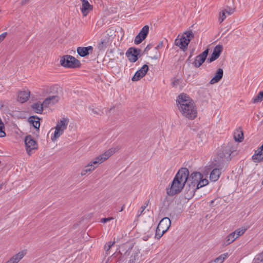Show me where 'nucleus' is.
Masks as SVG:
<instances>
[{
	"mask_svg": "<svg viewBox=\"0 0 263 263\" xmlns=\"http://www.w3.org/2000/svg\"><path fill=\"white\" fill-rule=\"evenodd\" d=\"M189 171L185 167H181L179 170L170 187L166 189L167 194L173 196L180 193L189 179Z\"/></svg>",
	"mask_w": 263,
	"mask_h": 263,
	"instance_id": "nucleus-1",
	"label": "nucleus"
},
{
	"mask_svg": "<svg viewBox=\"0 0 263 263\" xmlns=\"http://www.w3.org/2000/svg\"><path fill=\"white\" fill-rule=\"evenodd\" d=\"M235 151L229 147H226L222 151H219L212 162L213 167H217L220 169L224 170L231 160V155Z\"/></svg>",
	"mask_w": 263,
	"mask_h": 263,
	"instance_id": "nucleus-2",
	"label": "nucleus"
},
{
	"mask_svg": "<svg viewBox=\"0 0 263 263\" xmlns=\"http://www.w3.org/2000/svg\"><path fill=\"white\" fill-rule=\"evenodd\" d=\"M60 64L64 67L68 68H79L81 66L79 60L70 55H64L60 60Z\"/></svg>",
	"mask_w": 263,
	"mask_h": 263,
	"instance_id": "nucleus-3",
	"label": "nucleus"
},
{
	"mask_svg": "<svg viewBox=\"0 0 263 263\" xmlns=\"http://www.w3.org/2000/svg\"><path fill=\"white\" fill-rule=\"evenodd\" d=\"M187 106H183L179 109L182 115L190 120L194 119L197 116V110L194 101L188 103Z\"/></svg>",
	"mask_w": 263,
	"mask_h": 263,
	"instance_id": "nucleus-4",
	"label": "nucleus"
},
{
	"mask_svg": "<svg viewBox=\"0 0 263 263\" xmlns=\"http://www.w3.org/2000/svg\"><path fill=\"white\" fill-rule=\"evenodd\" d=\"M69 120L68 119L62 118L60 121H58L55 127V131L53 136L51 139L52 141H55L61 135H62L67 128Z\"/></svg>",
	"mask_w": 263,
	"mask_h": 263,
	"instance_id": "nucleus-5",
	"label": "nucleus"
},
{
	"mask_svg": "<svg viewBox=\"0 0 263 263\" xmlns=\"http://www.w3.org/2000/svg\"><path fill=\"white\" fill-rule=\"evenodd\" d=\"M26 150L27 154L31 156L35 150L38 149V144L31 135H27L24 139Z\"/></svg>",
	"mask_w": 263,
	"mask_h": 263,
	"instance_id": "nucleus-6",
	"label": "nucleus"
},
{
	"mask_svg": "<svg viewBox=\"0 0 263 263\" xmlns=\"http://www.w3.org/2000/svg\"><path fill=\"white\" fill-rule=\"evenodd\" d=\"M58 87L56 86H52L49 88V93L52 91H55L53 93L54 95L50 96L45 99V100L42 103L43 108H47L50 104H54L57 103L59 100V97L58 96Z\"/></svg>",
	"mask_w": 263,
	"mask_h": 263,
	"instance_id": "nucleus-7",
	"label": "nucleus"
},
{
	"mask_svg": "<svg viewBox=\"0 0 263 263\" xmlns=\"http://www.w3.org/2000/svg\"><path fill=\"white\" fill-rule=\"evenodd\" d=\"M141 50L140 49L136 48L135 47H130L127 50L126 55L130 62L134 63L138 60L139 57H140L143 55V53H141Z\"/></svg>",
	"mask_w": 263,
	"mask_h": 263,
	"instance_id": "nucleus-8",
	"label": "nucleus"
},
{
	"mask_svg": "<svg viewBox=\"0 0 263 263\" xmlns=\"http://www.w3.org/2000/svg\"><path fill=\"white\" fill-rule=\"evenodd\" d=\"M193 100L191 98L187 95L182 93L180 94L177 99L176 103L178 107V109L182 108L183 106H187L188 103H190Z\"/></svg>",
	"mask_w": 263,
	"mask_h": 263,
	"instance_id": "nucleus-9",
	"label": "nucleus"
},
{
	"mask_svg": "<svg viewBox=\"0 0 263 263\" xmlns=\"http://www.w3.org/2000/svg\"><path fill=\"white\" fill-rule=\"evenodd\" d=\"M209 54V49H205L201 53L196 57L195 61L193 62V64L196 68L199 67L206 60Z\"/></svg>",
	"mask_w": 263,
	"mask_h": 263,
	"instance_id": "nucleus-10",
	"label": "nucleus"
},
{
	"mask_svg": "<svg viewBox=\"0 0 263 263\" xmlns=\"http://www.w3.org/2000/svg\"><path fill=\"white\" fill-rule=\"evenodd\" d=\"M149 67L147 64H144L143 66L136 72L134 76L132 78V80L134 82L140 80L144 77L147 73Z\"/></svg>",
	"mask_w": 263,
	"mask_h": 263,
	"instance_id": "nucleus-11",
	"label": "nucleus"
},
{
	"mask_svg": "<svg viewBox=\"0 0 263 263\" xmlns=\"http://www.w3.org/2000/svg\"><path fill=\"white\" fill-rule=\"evenodd\" d=\"M171 221L168 217H165L163 218L157 226L158 231H161L166 233L171 227Z\"/></svg>",
	"mask_w": 263,
	"mask_h": 263,
	"instance_id": "nucleus-12",
	"label": "nucleus"
},
{
	"mask_svg": "<svg viewBox=\"0 0 263 263\" xmlns=\"http://www.w3.org/2000/svg\"><path fill=\"white\" fill-rule=\"evenodd\" d=\"M222 50L223 46L221 45H216L214 47L211 56L208 58L207 62L210 63L217 60L219 57Z\"/></svg>",
	"mask_w": 263,
	"mask_h": 263,
	"instance_id": "nucleus-13",
	"label": "nucleus"
},
{
	"mask_svg": "<svg viewBox=\"0 0 263 263\" xmlns=\"http://www.w3.org/2000/svg\"><path fill=\"white\" fill-rule=\"evenodd\" d=\"M203 175L198 172H194L191 174L190 176H189L188 181H190V183L189 184L190 187L191 186L195 188L197 184L198 183L199 179H201V177Z\"/></svg>",
	"mask_w": 263,
	"mask_h": 263,
	"instance_id": "nucleus-14",
	"label": "nucleus"
},
{
	"mask_svg": "<svg viewBox=\"0 0 263 263\" xmlns=\"http://www.w3.org/2000/svg\"><path fill=\"white\" fill-rule=\"evenodd\" d=\"M93 48L91 46L87 47H79L77 49L78 54L81 57H85L93 52Z\"/></svg>",
	"mask_w": 263,
	"mask_h": 263,
	"instance_id": "nucleus-15",
	"label": "nucleus"
},
{
	"mask_svg": "<svg viewBox=\"0 0 263 263\" xmlns=\"http://www.w3.org/2000/svg\"><path fill=\"white\" fill-rule=\"evenodd\" d=\"M189 43V40L185 38L184 35H182L180 39H176L175 42V45L179 46L183 51L187 50Z\"/></svg>",
	"mask_w": 263,
	"mask_h": 263,
	"instance_id": "nucleus-16",
	"label": "nucleus"
},
{
	"mask_svg": "<svg viewBox=\"0 0 263 263\" xmlns=\"http://www.w3.org/2000/svg\"><path fill=\"white\" fill-rule=\"evenodd\" d=\"M112 39L110 35L107 34L101 39L98 44V48L100 50H104L107 48L111 43Z\"/></svg>",
	"mask_w": 263,
	"mask_h": 263,
	"instance_id": "nucleus-17",
	"label": "nucleus"
},
{
	"mask_svg": "<svg viewBox=\"0 0 263 263\" xmlns=\"http://www.w3.org/2000/svg\"><path fill=\"white\" fill-rule=\"evenodd\" d=\"M133 247L129 246L128 244L125 243L121 246L119 248V253L120 254L121 256L126 258L128 256L132 251Z\"/></svg>",
	"mask_w": 263,
	"mask_h": 263,
	"instance_id": "nucleus-18",
	"label": "nucleus"
},
{
	"mask_svg": "<svg viewBox=\"0 0 263 263\" xmlns=\"http://www.w3.org/2000/svg\"><path fill=\"white\" fill-rule=\"evenodd\" d=\"M41 119L36 116H32L28 118V121L30 123V125L34 127L37 133H39Z\"/></svg>",
	"mask_w": 263,
	"mask_h": 263,
	"instance_id": "nucleus-19",
	"label": "nucleus"
},
{
	"mask_svg": "<svg viewBox=\"0 0 263 263\" xmlns=\"http://www.w3.org/2000/svg\"><path fill=\"white\" fill-rule=\"evenodd\" d=\"M121 146H117L116 147H111L105 152L103 154L100 155L102 157V159L103 162L106 160L108 158H109L111 156H112L114 153L118 152L119 149H120Z\"/></svg>",
	"mask_w": 263,
	"mask_h": 263,
	"instance_id": "nucleus-20",
	"label": "nucleus"
},
{
	"mask_svg": "<svg viewBox=\"0 0 263 263\" xmlns=\"http://www.w3.org/2000/svg\"><path fill=\"white\" fill-rule=\"evenodd\" d=\"M82 6L81 11L83 16H86L90 11L92 10V6L91 5L87 0H82Z\"/></svg>",
	"mask_w": 263,
	"mask_h": 263,
	"instance_id": "nucleus-21",
	"label": "nucleus"
},
{
	"mask_svg": "<svg viewBox=\"0 0 263 263\" xmlns=\"http://www.w3.org/2000/svg\"><path fill=\"white\" fill-rule=\"evenodd\" d=\"M223 71L221 68H218L216 71L214 77L211 80L210 83L214 84L219 82L222 78Z\"/></svg>",
	"mask_w": 263,
	"mask_h": 263,
	"instance_id": "nucleus-22",
	"label": "nucleus"
},
{
	"mask_svg": "<svg viewBox=\"0 0 263 263\" xmlns=\"http://www.w3.org/2000/svg\"><path fill=\"white\" fill-rule=\"evenodd\" d=\"M252 160L254 163L263 162V151L257 148L252 156Z\"/></svg>",
	"mask_w": 263,
	"mask_h": 263,
	"instance_id": "nucleus-23",
	"label": "nucleus"
},
{
	"mask_svg": "<svg viewBox=\"0 0 263 263\" xmlns=\"http://www.w3.org/2000/svg\"><path fill=\"white\" fill-rule=\"evenodd\" d=\"M214 168L212 171L210 175V179L212 181H217L220 175L221 174V171L222 169H220L217 167H213Z\"/></svg>",
	"mask_w": 263,
	"mask_h": 263,
	"instance_id": "nucleus-24",
	"label": "nucleus"
},
{
	"mask_svg": "<svg viewBox=\"0 0 263 263\" xmlns=\"http://www.w3.org/2000/svg\"><path fill=\"white\" fill-rule=\"evenodd\" d=\"M30 91L28 90L20 91L17 96L18 101L21 103L26 102L30 97Z\"/></svg>",
	"mask_w": 263,
	"mask_h": 263,
	"instance_id": "nucleus-25",
	"label": "nucleus"
},
{
	"mask_svg": "<svg viewBox=\"0 0 263 263\" xmlns=\"http://www.w3.org/2000/svg\"><path fill=\"white\" fill-rule=\"evenodd\" d=\"M238 236H235V232H232L227 236L223 241V246H228L234 241Z\"/></svg>",
	"mask_w": 263,
	"mask_h": 263,
	"instance_id": "nucleus-26",
	"label": "nucleus"
},
{
	"mask_svg": "<svg viewBox=\"0 0 263 263\" xmlns=\"http://www.w3.org/2000/svg\"><path fill=\"white\" fill-rule=\"evenodd\" d=\"M31 107L32 109L37 114H42L44 108L42 103H41L40 101H38L35 103H33Z\"/></svg>",
	"mask_w": 263,
	"mask_h": 263,
	"instance_id": "nucleus-27",
	"label": "nucleus"
},
{
	"mask_svg": "<svg viewBox=\"0 0 263 263\" xmlns=\"http://www.w3.org/2000/svg\"><path fill=\"white\" fill-rule=\"evenodd\" d=\"M25 254L26 251L23 250L19 252L13 256L11 259H12L15 263H17L25 256Z\"/></svg>",
	"mask_w": 263,
	"mask_h": 263,
	"instance_id": "nucleus-28",
	"label": "nucleus"
},
{
	"mask_svg": "<svg viewBox=\"0 0 263 263\" xmlns=\"http://www.w3.org/2000/svg\"><path fill=\"white\" fill-rule=\"evenodd\" d=\"M203 176L202 175L201 179H199V180L198 183L197 184V185H196L195 187L193 188V191H195L197 189H199V188H200L201 187L205 186L206 185H207L208 184V183H209L208 180L206 179H203Z\"/></svg>",
	"mask_w": 263,
	"mask_h": 263,
	"instance_id": "nucleus-29",
	"label": "nucleus"
},
{
	"mask_svg": "<svg viewBox=\"0 0 263 263\" xmlns=\"http://www.w3.org/2000/svg\"><path fill=\"white\" fill-rule=\"evenodd\" d=\"M124 52L121 51L119 49H117L115 51V54L108 55V57H111L110 61H117L119 59V55H123Z\"/></svg>",
	"mask_w": 263,
	"mask_h": 263,
	"instance_id": "nucleus-30",
	"label": "nucleus"
},
{
	"mask_svg": "<svg viewBox=\"0 0 263 263\" xmlns=\"http://www.w3.org/2000/svg\"><path fill=\"white\" fill-rule=\"evenodd\" d=\"M234 138L237 142H240L243 139V134L242 131H237L234 134Z\"/></svg>",
	"mask_w": 263,
	"mask_h": 263,
	"instance_id": "nucleus-31",
	"label": "nucleus"
},
{
	"mask_svg": "<svg viewBox=\"0 0 263 263\" xmlns=\"http://www.w3.org/2000/svg\"><path fill=\"white\" fill-rule=\"evenodd\" d=\"M149 32V26L147 25L144 26L142 29L140 31L139 34L142 37L146 39Z\"/></svg>",
	"mask_w": 263,
	"mask_h": 263,
	"instance_id": "nucleus-32",
	"label": "nucleus"
},
{
	"mask_svg": "<svg viewBox=\"0 0 263 263\" xmlns=\"http://www.w3.org/2000/svg\"><path fill=\"white\" fill-rule=\"evenodd\" d=\"M263 100V92L261 91L259 92L257 95L252 100V103H257L260 102Z\"/></svg>",
	"mask_w": 263,
	"mask_h": 263,
	"instance_id": "nucleus-33",
	"label": "nucleus"
},
{
	"mask_svg": "<svg viewBox=\"0 0 263 263\" xmlns=\"http://www.w3.org/2000/svg\"><path fill=\"white\" fill-rule=\"evenodd\" d=\"M184 34L186 35L184 36L185 38L189 40V42L194 37V34L191 30L185 31Z\"/></svg>",
	"mask_w": 263,
	"mask_h": 263,
	"instance_id": "nucleus-34",
	"label": "nucleus"
},
{
	"mask_svg": "<svg viewBox=\"0 0 263 263\" xmlns=\"http://www.w3.org/2000/svg\"><path fill=\"white\" fill-rule=\"evenodd\" d=\"M138 259V253L137 252H135L133 253L130 257V259L129 260V263H135L136 260Z\"/></svg>",
	"mask_w": 263,
	"mask_h": 263,
	"instance_id": "nucleus-35",
	"label": "nucleus"
},
{
	"mask_svg": "<svg viewBox=\"0 0 263 263\" xmlns=\"http://www.w3.org/2000/svg\"><path fill=\"white\" fill-rule=\"evenodd\" d=\"M205 135L204 132H200L197 135L196 137V140L197 141L200 143H202L203 142V139L205 137Z\"/></svg>",
	"mask_w": 263,
	"mask_h": 263,
	"instance_id": "nucleus-36",
	"label": "nucleus"
},
{
	"mask_svg": "<svg viewBox=\"0 0 263 263\" xmlns=\"http://www.w3.org/2000/svg\"><path fill=\"white\" fill-rule=\"evenodd\" d=\"M145 39L143 37H142L139 34H138L134 40V43L136 45H138L142 43L143 41H144Z\"/></svg>",
	"mask_w": 263,
	"mask_h": 263,
	"instance_id": "nucleus-37",
	"label": "nucleus"
},
{
	"mask_svg": "<svg viewBox=\"0 0 263 263\" xmlns=\"http://www.w3.org/2000/svg\"><path fill=\"white\" fill-rule=\"evenodd\" d=\"M165 233L161 231H158L157 228L156 230L155 238L159 239Z\"/></svg>",
	"mask_w": 263,
	"mask_h": 263,
	"instance_id": "nucleus-38",
	"label": "nucleus"
},
{
	"mask_svg": "<svg viewBox=\"0 0 263 263\" xmlns=\"http://www.w3.org/2000/svg\"><path fill=\"white\" fill-rule=\"evenodd\" d=\"M246 231V229H238L234 232H235V236L239 237L241 236Z\"/></svg>",
	"mask_w": 263,
	"mask_h": 263,
	"instance_id": "nucleus-39",
	"label": "nucleus"
},
{
	"mask_svg": "<svg viewBox=\"0 0 263 263\" xmlns=\"http://www.w3.org/2000/svg\"><path fill=\"white\" fill-rule=\"evenodd\" d=\"M226 13L225 11H224V10L222 11V12H220L219 21L220 23L221 22H222L223 21V20L226 18Z\"/></svg>",
	"mask_w": 263,
	"mask_h": 263,
	"instance_id": "nucleus-40",
	"label": "nucleus"
},
{
	"mask_svg": "<svg viewBox=\"0 0 263 263\" xmlns=\"http://www.w3.org/2000/svg\"><path fill=\"white\" fill-rule=\"evenodd\" d=\"M115 243V242L109 241L107 242L104 246V249L106 252L109 250L110 248L112 246V245Z\"/></svg>",
	"mask_w": 263,
	"mask_h": 263,
	"instance_id": "nucleus-41",
	"label": "nucleus"
},
{
	"mask_svg": "<svg viewBox=\"0 0 263 263\" xmlns=\"http://www.w3.org/2000/svg\"><path fill=\"white\" fill-rule=\"evenodd\" d=\"M100 164L99 161H97L95 160H93L89 162L87 165V167H92V166H98V165Z\"/></svg>",
	"mask_w": 263,
	"mask_h": 263,
	"instance_id": "nucleus-42",
	"label": "nucleus"
},
{
	"mask_svg": "<svg viewBox=\"0 0 263 263\" xmlns=\"http://www.w3.org/2000/svg\"><path fill=\"white\" fill-rule=\"evenodd\" d=\"M87 167H87V165H86V166L85 167V168H84V169H83V170L82 171V172H81V175L82 176H84V175H85L87 173H88V172H91V170H90V169H87Z\"/></svg>",
	"mask_w": 263,
	"mask_h": 263,
	"instance_id": "nucleus-43",
	"label": "nucleus"
},
{
	"mask_svg": "<svg viewBox=\"0 0 263 263\" xmlns=\"http://www.w3.org/2000/svg\"><path fill=\"white\" fill-rule=\"evenodd\" d=\"M224 11H225L226 13H228V14H231L234 12L235 9L228 7L225 9Z\"/></svg>",
	"mask_w": 263,
	"mask_h": 263,
	"instance_id": "nucleus-44",
	"label": "nucleus"
},
{
	"mask_svg": "<svg viewBox=\"0 0 263 263\" xmlns=\"http://www.w3.org/2000/svg\"><path fill=\"white\" fill-rule=\"evenodd\" d=\"M180 81L179 79H175L172 82V86L173 87H177L180 83Z\"/></svg>",
	"mask_w": 263,
	"mask_h": 263,
	"instance_id": "nucleus-45",
	"label": "nucleus"
},
{
	"mask_svg": "<svg viewBox=\"0 0 263 263\" xmlns=\"http://www.w3.org/2000/svg\"><path fill=\"white\" fill-rule=\"evenodd\" d=\"M261 261V258L258 254L257 255L253 260V263H260Z\"/></svg>",
	"mask_w": 263,
	"mask_h": 263,
	"instance_id": "nucleus-46",
	"label": "nucleus"
},
{
	"mask_svg": "<svg viewBox=\"0 0 263 263\" xmlns=\"http://www.w3.org/2000/svg\"><path fill=\"white\" fill-rule=\"evenodd\" d=\"M215 262L216 263H222L223 260V258L220 256H218V257L216 258L214 260Z\"/></svg>",
	"mask_w": 263,
	"mask_h": 263,
	"instance_id": "nucleus-47",
	"label": "nucleus"
},
{
	"mask_svg": "<svg viewBox=\"0 0 263 263\" xmlns=\"http://www.w3.org/2000/svg\"><path fill=\"white\" fill-rule=\"evenodd\" d=\"M112 219H113V218L111 217H107V218H103L101 219L100 222H101L102 223H106V222L109 221Z\"/></svg>",
	"mask_w": 263,
	"mask_h": 263,
	"instance_id": "nucleus-48",
	"label": "nucleus"
},
{
	"mask_svg": "<svg viewBox=\"0 0 263 263\" xmlns=\"http://www.w3.org/2000/svg\"><path fill=\"white\" fill-rule=\"evenodd\" d=\"M153 46V45L152 44H149L147 45V46L145 47V48L144 49L143 52V54L145 52H147L149 50H150Z\"/></svg>",
	"mask_w": 263,
	"mask_h": 263,
	"instance_id": "nucleus-49",
	"label": "nucleus"
},
{
	"mask_svg": "<svg viewBox=\"0 0 263 263\" xmlns=\"http://www.w3.org/2000/svg\"><path fill=\"white\" fill-rule=\"evenodd\" d=\"M94 160L99 161V163L101 164V163L103 162V160L102 159V157L101 156V155H99V156L97 157Z\"/></svg>",
	"mask_w": 263,
	"mask_h": 263,
	"instance_id": "nucleus-50",
	"label": "nucleus"
},
{
	"mask_svg": "<svg viewBox=\"0 0 263 263\" xmlns=\"http://www.w3.org/2000/svg\"><path fill=\"white\" fill-rule=\"evenodd\" d=\"M7 35V32H4L0 35V43L5 38Z\"/></svg>",
	"mask_w": 263,
	"mask_h": 263,
	"instance_id": "nucleus-51",
	"label": "nucleus"
},
{
	"mask_svg": "<svg viewBox=\"0 0 263 263\" xmlns=\"http://www.w3.org/2000/svg\"><path fill=\"white\" fill-rule=\"evenodd\" d=\"M117 49H110L109 51V52H108V54L109 55H112V54H115V51Z\"/></svg>",
	"mask_w": 263,
	"mask_h": 263,
	"instance_id": "nucleus-52",
	"label": "nucleus"
},
{
	"mask_svg": "<svg viewBox=\"0 0 263 263\" xmlns=\"http://www.w3.org/2000/svg\"><path fill=\"white\" fill-rule=\"evenodd\" d=\"M148 202H149V201H148L147 202L145 203V205H143V206H141L142 211H141L140 214H142L143 211L145 210L146 207L148 205Z\"/></svg>",
	"mask_w": 263,
	"mask_h": 263,
	"instance_id": "nucleus-53",
	"label": "nucleus"
},
{
	"mask_svg": "<svg viewBox=\"0 0 263 263\" xmlns=\"http://www.w3.org/2000/svg\"><path fill=\"white\" fill-rule=\"evenodd\" d=\"M228 256V253H223L221 255H220L219 256L220 257H221L223 258V260L225 259V258H226Z\"/></svg>",
	"mask_w": 263,
	"mask_h": 263,
	"instance_id": "nucleus-54",
	"label": "nucleus"
},
{
	"mask_svg": "<svg viewBox=\"0 0 263 263\" xmlns=\"http://www.w3.org/2000/svg\"><path fill=\"white\" fill-rule=\"evenodd\" d=\"M163 41H160L158 45V47H160V48H161L163 47Z\"/></svg>",
	"mask_w": 263,
	"mask_h": 263,
	"instance_id": "nucleus-55",
	"label": "nucleus"
},
{
	"mask_svg": "<svg viewBox=\"0 0 263 263\" xmlns=\"http://www.w3.org/2000/svg\"><path fill=\"white\" fill-rule=\"evenodd\" d=\"M91 110H92V112L94 114H95V115H98L99 114V112L98 111L96 110L95 109L92 108Z\"/></svg>",
	"mask_w": 263,
	"mask_h": 263,
	"instance_id": "nucleus-56",
	"label": "nucleus"
},
{
	"mask_svg": "<svg viewBox=\"0 0 263 263\" xmlns=\"http://www.w3.org/2000/svg\"><path fill=\"white\" fill-rule=\"evenodd\" d=\"M261 258V261H263V251L258 254Z\"/></svg>",
	"mask_w": 263,
	"mask_h": 263,
	"instance_id": "nucleus-57",
	"label": "nucleus"
},
{
	"mask_svg": "<svg viewBox=\"0 0 263 263\" xmlns=\"http://www.w3.org/2000/svg\"><path fill=\"white\" fill-rule=\"evenodd\" d=\"M97 167V166H92V167H87V169H90L91 170V172L94 170Z\"/></svg>",
	"mask_w": 263,
	"mask_h": 263,
	"instance_id": "nucleus-58",
	"label": "nucleus"
},
{
	"mask_svg": "<svg viewBox=\"0 0 263 263\" xmlns=\"http://www.w3.org/2000/svg\"><path fill=\"white\" fill-rule=\"evenodd\" d=\"M6 263H15L12 259H10L8 261H7Z\"/></svg>",
	"mask_w": 263,
	"mask_h": 263,
	"instance_id": "nucleus-59",
	"label": "nucleus"
},
{
	"mask_svg": "<svg viewBox=\"0 0 263 263\" xmlns=\"http://www.w3.org/2000/svg\"><path fill=\"white\" fill-rule=\"evenodd\" d=\"M29 0H22V3L23 4H25L26 3H27V2H28Z\"/></svg>",
	"mask_w": 263,
	"mask_h": 263,
	"instance_id": "nucleus-60",
	"label": "nucleus"
},
{
	"mask_svg": "<svg viewBox=\"0 0 263 263\" xmlns=\"http://www.w3.org/2000/svg\"><path fill=\"white\" fill-rule=\"evenodd\" d=\"M124 208V205H123L122 206V207L121 208V209L120 210V212L122 211L123 210Z\"/></svg>",
	"mask_w": 263,
	"mask_h": 263,
	"instance_id": "nucleus-61",
	"label": "nucleus"
},
{
	"mask_svg": "<svg viewBox=\"0 0 263 263\" xmlns=\"http://www.w3.org/2000/svg\"><path fill=\"white\" fill-rule=\"evenodd\" d=\"M3 185V183L0 184V190H1L2 189Z\"/></svg>",
	"mask_w": 263,
	"mask_h": 263,
	"instance_id": "nucleus-62",
	"label": "nucleus"
},
{
	"mask_svg": "<svg viewBox=\"0 0 263 263\" xmlns=\"http://www.w3.org/2000/svg\"><path fill=\"white\" fill-rule=\"evenodd\" d=\"M156 49L158 50L159 49H160V47H158V46L157 45V47H155Z\"/></svg>",
	"mask_w": 263,
	"mask_h": 263,
	"instance_id": "nucleus-63",
	"label": "nucleus"
},
{
	"mask_svg": "<svg viewBox=\"0 0 263 263\" xmlns=\"http://www.w3.org/2000/svg\"><path fill=\"white\" fill-rule=\"evenodd\" d=\"M209 263H216V262H215L214 260H213V261H211V262H210Z\"/></svg>",
	"mask_w": 263,
	"mask_h": 263,
	"instance_id": "nucleus-64",
	"label": "nucleus"
}]
</instances>
